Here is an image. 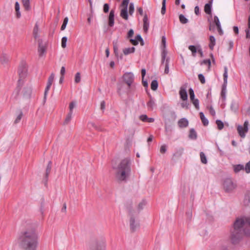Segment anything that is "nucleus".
I'll return each mask as SVG.
<instances>
[{
	"label": "nucleus",
	"instance_id": "obj_1",
	"mask_svg": "<svg viewBox=\"0 0 250 250\" xmlns=\"http://www.w3.org/2000/svg\"><path fill=\"white\" fill-rule=\"evenodd\" d=\"M250 216L238 218L233 223V229L231 232V241L233 244H237L244 235H250Z\"/></svg>",
	"mask_w": 250,
	"mask_h": 250
},
{
	"label": "nucleus",
	"instance_id": "obj_2",
	"mask_svg": "<svg viewBox=\"0 0 250 250\" xmlns=\"http://www.w3.org/2000/svg\"><path fill=\"white\" fill-rule=\"evenodd\" d=\"M18 242L24 250H36L38 244V236L36 229L32 228L21 232Z\"/></svg>",
	"mask_w": 250,
	"mask_h": 250
},
{
	"label": "nucleus",
	"instance_id": "obj_3",
	"mask_svg": "<svg viewBox=\"0 0 250 250\" xmlns=\"http://www.w3.org/2000/svg\"><path fill=\"white\" fill-rule=\"evenodd\" d=\"M131 162L129 158H125L123 159L118 166L113 168L116 170L115 176L117 179L120 182L126 181L131 174Z\"/></svg>",
	"mask_w": 250,
	"mask_h": 250
},
{
	"label": "nucleus",
	"instance_id": "obj_4",
	"mask_svg": "<svg viewBox=\"0 0 250 250\" xmlns=\"http://www.w3.org/2000/svg\"><path fill=\"white\" fill-rule=\"evenodd\" d=\"M18 74L19 75V79L18 81V87L20 88L23 85V80L27 75V68L26 65L24 63H22L19 67Z\"/></svg>",
	"mask_w": 250,
	"mask_h": 250
},
{
	"label": "nucleus",
	"instance_id": "obj_5",
	"mask_svg": "<svg viewBox=\"0 0 250 250\" xmlns=\"http://www.w3.org/2000/svg\"><path fill=\"white\" fill-rule=\"evenodd\" d=\"M237 185L234 183L232 179L229 178L224 180L223 182V187L226 192H231L236 188Z\"/></svg>",
	"mask_w": 250,
	"mask_h": 250
},
{
	"label": "nucleus",
	"instance_id": "obj_6",
	"mask_svg": "<svg viewBox=\"0 0 250 250\" xmlns=\"http://www.w3.org/2000/svg\"><path fill=\"white\" fill-rule=\"evenodd\" d=\"M224 77V83L222 86V90L221 92V96L223 101L226 100V87L227 84V79H228V68L227 66L224 67V72L223 74Z\"/></svg>",
	"mask_w": 250,
	"mask_h": 250
},
{
	"label": "nucleus",
	"instance_id": "obj_7",
	"mask_svg": "<svg viewBox=\"0 0 250 250\" xmlns=\"http://www.w3.org/2000/svg\"><path fill=\"white\" fill-rule=\"evenodd\" d=\"M129 0H123L121 6L123 8L121 10L120 16L121 17L125 20L128 19L127 13V6Z\"/></svg>",
	"mask_w": 250,
	"mask_h": 250
},
{
	"label": "nucleus",
	"instance_id": "obj_8",
	"mask_svg": "<svg viewBox=\"0 0 250 250\" xmlns=\"http://www.w3.org/2000/svg\"><path fill=\"white\" fill-rule=\"evenodd\" d=\"M249 122L245 121L243 126L239 125L237 126V131L239 135L242 138H244L246 136V133L248 131Z\"/></svg>",
	"mask_w": 250,
	"mask_h": 250
},
{
	"label": "nucleus",
	"instance_id": "obj_9",
	"mask_svg": "<svg viewBox=\"0 0 250 250\" xmlns=\"http://www.w3.org/2000/svg\"><path fill=\"white\" fill-rule=\"evenodd\" d=\"M124 81L127 84V89L131 88V85L134 81V75L131 72L125 73L123 76Z\"/></svg>",
	"mask_w": 250,
	"mask_h": 250
},
{
	"label": "nucleus",
	"instance_id": "obj_10",
	"mask_svg": "<svg viewBox=\"0 0 250 250\" xmlns=\"http://www.w3.org/2000/svg\"><path fill=\"white\" fill-rule=\"evenodd\" d=\"M32 88L29 85L24 86L21 91L22 97L24 99H29L31 98Z\"/></svg>",
	"mask_w": 250,
	"mask_h": 250
},
{
	"label": "nucleus",
	"instance_id": "obj_11",
	"mask_svg": "<svg viewBox=\"0 0 250 250\" xmlns=\"http://www.w3.org/2000/svg\"><path fill=\"white\" fill-rule=\"evenodd\" d=\"M162 45L163 47V49L162 52V64L165 62V59L167 57V52L166 49V38L165 36H163L162 38Z\"/></svg>",
	"mask_w": 250,
	"mask_h": 250
},
{
	"label": "nucleus",
	"instance_id": "obj_12",
	"mask_svg": "<svg viewBox=\"0 0 250 250\" xmlns=\"http://www.w3.org/2000/svg\"><path fill=\"white\" fill-rule=\"evenodd\" d=\"M139 223L136 221L133 216H131L130 219V227L132 232L136 231L139 228Z\"/></svg>",
	"mask_w": 250,
	"mask_h": 250
},
{
	"label": "nucleus",
	"instance_id": "obj_13",
	"mask_svg": "<svg viewBox=\"0 0 250 250\" xmlns=\"http://www.w3.org/2000/svg\"><path fill=\"white\" fill-rule=\"evenodd\" d=\"M38 51L39 52V56L42 57L44 53L46 52V48L45 46L43 45L42 39H38Z\"/></svg>",
	"mask_w": 250,
	"mask_h": 250
},
{
	"label": "nucleus",
	"instance_id": "obj_14",
	"mask_svg": "<svg viewBox=\"0 0 250 250\" xmlns=\"http://www.w3.org/2000/svg\"><path fill=\"white\" fill-rule=\"evenodd\" d=\"M9 61V56L5 54L2 53L0 56V64L5 66L7 65Z\"/></svg>",
	"mask_w": 250,
	"mask_h": 250
},
{
	"label": "nucleus",
	"instance_id": "obj_15",
	"mask_svg": "<svg viewBox=\"0 0 250 250\" xmlns=\"http://www.w3.org/2000/svg\"><path fill=\"white\" fill-rule=\"evenodd\" d=\"M187 86H181L179 91L180 98L183 101L188 100V94L186 90Z\"/></svg>",
	"mask_w": 250,
	"mask_h": 250
},
{
	"label": "nucleus",
	"instance_id": "obj_16",
	"mask_svg": "<svg viewBox=\"0 0 250 250\" xmlns=\"http://www.w3.org/2000/svg\"><path fill=\"white\" fill-rule=\"evenodd\" d=\"M115 11L112 9L108 16V25L110 27H113L114 24Z\"/></svg>",
	"mask_w": 250,
	"mask_h": 250
},
{
	"label": "nucleus",
	"instance_id": "obj_17",
	"mask_svg": "<svg viewBox=\"0 0 250 250\" xmlns=\"http://www.w3.org/2000/svg\"><path fill=\"white\" fill-rule=\"evenodd\" d=\"M149 28V21L146 14H145L143 18V29L146 33Z\"/></svg>",
	"mask_w": 250,
	"mask_h": 250
},
{
	"label": "nucleus",
	"instance_id": "obj_18",
	"mask_svg": "<svg viewBox=\"0 0 250 250\" xmlns=\"http://www.w3.org/2000/svg\"><path fill=\"white\" fill-rule=\"evenodd\" d=\"M212 0H210L208 2L205 4L204 7L205 12L208 15L211 14V6L212 3Z\"/></svg>",
	"mask_w": 250,
	"mask_h": 250
},
{
	"label": "nucleus",
	"instance_id": "obj_19",
	"mask_svg": "<svg viewBox=\"0 0 250 250\" xmlns=\"http://www.w3.org/2000/svg\"><path fill=\"white\" fill-rule=\"evenodd\" d=\"M178 125L181 128L186 127L188 126V122L186 118L181 119L178 122Z\"/></svg>",
	"mask_w": 250,
	"mask_h": 250
},
{
	"label": "nucleus",
	"instance_id": "obj_20",
	"mask_svg": "<svg viewBox=\"0 0 250 250\" xmlns=\"http://www.w3.org/2000/svg\"><path fill=\"white\" fill-rule=\"evenodd\" d=\"M30 0H21L22 4L25 11H30L31 9Z\"/></svg>",
	"mask_w": 250,
	"mask_h": 250
},
{
	"label": "nucleus",
	"instance_id": "obj_21",
	"mask_svg": "<svg viewBox=\"0 0 250 250\" xmlns=\"http://www.w3.org/2000/svg\"><path fill=\"white\" fill-rule=\"evenodd\" d=\"M146 104L147 106V109L149 111H152L154 107H155L156 106L155 102L152 98H150V100Z\"/></svg>",
	"mask_w": 250,
	"mask_h": 250
},
{
	"label": "nucleus",
	"instance_id": "obj_22",
	"mask_svg": "<svg viewBox=\"0 0 250 250\" xmlns=\"http://www.w3.org/2000/svg\"><path fill=\"white\" fill-rule=\"evenodd\" d=\"M39 25H38V23H36L35 25V26L34 27L33 31V35L34 38L36 40L38 39L39 37Z\"/></svg>",
	"mask_w": 250,
	"mask_h": 250
},
{
	"label": "nucleus",
	"instance_id": "obj_23",
	"mask_svg": "<svg viewBox=\"0 0 250 250\" xmlns=\"http://www.w3.org/2000/svg\"><path fill=\"white\" fill-rule=\"evenodd\" d=\"M184 149L183 147H180L177 149L176 152L173 155V159L174 158H179L181 157L183 154Z\"/></svg>",
	"mask_w": 250,
	"mask_h": 250
},
{
	"label": "nucleus",
	"instance_id": "obj_24",
	"mask_svg": "<svg viewBox=\"0 0 250 250\" xmlns=\"http://www.w3.org/2000/svg\"><path fill=\"white\" fill-rule=\"evenodd\" d=\"M52 167V162L51 161H49L48 163L46 168V172H45V178L46 179V181H47L48 176L50 173L51 169Z\"/></svg>",
	"mask_w": 250,
	"mask_h": 250
},
{
	"label": "nucleus",
	"instance_id": "obj_25",
	"mask_svg": "<svg viewBox=\"0 0 250 250\" xmlns=\"http://www.w3.org/2000/svg\"><path fill=\"white\" fill-rule=\"evenodd\" d=\"M188 49L190 50L192 52V55L193 57H195L196 53L198 50V45L195 46L193 45H189L188 46Z\"/></svg>",
	"mask_w": 250,
	"mask_h": 250
},
{
	"label": "nucleus",
	"instance_id": "obj_26",
	"mask_svg": "<svg viewBox=\"0 0 250 250\" xmlns=\"http://www.w3.org/2000/svg\"><path fill=\"white\" fill-rule=\"evenodd\" d=\"M188 137L189 139L192 140H196L197 139V133L194 128H191L190 129Z\"/></svg>",
	"mask_w": 250,
	"mask_h": 250
},
{
	"label": "nucleus",
	"instance_id": "obj_27",
	"mask_svg": "<svg viewBox=\"0 0 250 250\" xmlns=\"http://www.w3.org/2000/svg\"><path fill=\"white\" fill-rule=\"evenodd\" d=\"M244 204L245 206H250V191L247 192L245 194Z\"/></svg>",
	"mask_w": 250,
	"mask_h": 250
},
{
	"label": "nucleus",
	"instance_id": "obj_28",
	"mask_svg": "<svg viewBox=\"0 0 250 250\" xmlns=\"http://www.w3.org/2000/svg\"><path fill=\"white\" fill-rule=\"evenodd\" d=\"M135 48L134 47L125 48L123 50L124 55H127L129 54L133 53L135 52Z\"/></svg>",
	"mask_w": 250,
	"mask_h": 250
},
{
	"label": "nucleus",
	"instance_id": "obj_29",
	"mask_svg": "<svg viewBox=\"0 0 250 250\" xmlns=\"http://www.w3.org/2000/svg\"><path fill=\"white\" fill-rule=\"evenodd\" d=\"M199 115H200V117L201 118V120L204 125H205V126L208 125V121L207 118H206L203 112H200Z\"/></svg>",
	"mask_w": 250,
	"mask_h": 250
},
{
	"label": "nucleus",
	"instance_id": "obj_30",
	"mask_svg": "<svg viewBox=\"0 0 250 250\" xmlns=\"http://www.w3.org/2000/svg\"><path fill=\"white\" fill-rule=\"evenodd\" d=\"M209 47L211 50H213L215 45V39L213 36H209Z\"/></svg>",
	"mask_w": 250,
	"mask_h": 250
},
{
	"label": "nucleus",
	"instance_id": "obj_31",
	"mask_svg": "<svg viewBox=\"0 0 250 250\" xmlns=\"http://www.w3.org/2000/svg\"><path fill=\"white\" fill-rule=\"evenodd\" d=\"M244 169V167L243 165L239 164L233 166V170L235 173H238L241 170Z\"/></svg>",
	"mask_w": 250,
	"mask_h": 250
},
{
	"label": "nucleus",
	"instance_id": "obj_32",
	"mask_svg": "<svg viewBox=\"0 0 250 250\" xmlns=\"http://www.w3.org/2000/svg\"><path fill=\"white\" fill-rule=\"evenodd\" d=\"M158 86V83L156 80H154L151 83V88L152 90H156L157 89Z\"/></svg>",
	"mask_w": 250,
	"mask_h": 250
},
{
	"label": "nucleus",
	"instance_id": "obj_33",
	"mask_svg": "<svg viewBox=\"0 0 250 250\" xmlns=\"http://www.w3.org/2000/svg\"><path fill=\"white\" fill-rule=\"evenodd\" d=\"M117 87V92L120 95H121L123 93V90L124 88L125 85L122 83H118Z\"/></svg>",
	"mask_w": 250,
	"mask_h": 250
},
{
	"label": "nucleus",
	"instance_id": "obj_34",
	"mask_svg": "<svg viewBox=\"0 0 250 250\" xmlns=\"http://www.w3.org/2000/svg\"><path fill=\"white\" fill-rule=\"evenodd\" d=\"M165 73L168 74L169 72V58L168 57L165 59Z\"/></svg>",
	"mask_w": 250,
	"mask_h": 250
},
{
	"label": "nucleus",
	"instance_id": "obj_35",
	"mask_svg": "<svg viewBox=\"0 0 250 250\" xmlns=\"http://www.w3.org/2000/svg\"><path fill=\"white\" fill-rule=\"evenodd\" d=\"M146 200H143L138 205V210L140 212L141 210H142L144 207L146 206Z\"/></svg>",
	"mask_w": 250,
	"mask_h": 250
},
{
	"label": "nucleus",
	"instance_id": "obj_36",
	"mask_svg": "<svg viewBox=\"0 0 250 250\" xmlns=\"http://www.w3.org/2000/svg\"><path fill=\"white\" fill-rule=\"evenodd\" d=\"M201 161L203 164H206L207 163V160L205 153L203 152H201L200 153Z\"/></svg>",
	"mask_w": 250,
	"mask_h": 250
},
{
	"label": "nucleus",
	"instance_id": "obj_37",
	"mask_svg": "<svg viewBox=\"0 0 250 250\" xmlns=\"http://www.w3.org/2000/svg\"><path fill=\"white\" fill-rule=\"evenodd\" d=\"M23 113L21 111H20V113L17 116V118H16L15 120L14 121V124H17L19 123L20 121L21 120L22 117H23Z\"/></svg>",
	"mask_w": 250,
	"mask_h": 250
},
{
	"label": "nucleus",
	"instance_id": "obj_38",
	"mask_svg": "<svg viewBox=\"0 0 250 250\" xmlns=\"http://www.w3.org/2000/svg\"><path fill=\"white\" fill-rule=\"evenodd\" d=\"M216 124L219 130H222L223 128L224 125L222 121L220 120H217L216 121Z\"/></svg>",
	"mask_w": 250,
	"mask_h": 250
},
{
	"label": "nucleus",
	"instance_id": "obj_39",
	"mask_svg": "<svg viewBox=\"0 0 250 250\" xmlns=\"http://www.w3.org/2000/svg\"><path fill=\"white\" fill-rule=\"evenodd\" d=\"M88 125L93 127L96 130H97L98 131H102V128L101 126L96 125L95 123L93 122L88 123Z\"/></svg>",
	"mask_w": 250,
	"mask_h": 250
},
{
	"label": "nucleus",
	"instance_id": "obj_40",
	"mask_svg": "<svg viewBox=\"0 0 250 250\" xmlns=\"http://www.w3.org/2000/svg\"><path fill=\"white\" fill-rule=\"evenodd\" d=\"M180 21L183 23L185 24L188 22V20L183 15L181 14L179 15Z\"/></svg>",
	"mask_w": 250,
	"mask_h": 250
},
{
	"label": "nucleus",
	"instance_id": "obj_41",
	"mask_svg": "<svg viewBox=\"0 0 250 250\" xmlns=\"http://www.w3.org/2000/svg\"><path fill=\"white\" fill-rule=\"evenodd\" d=\"M51 86V85L47 84V85L45 89V91H44V97H43V100H44V102H45V100L46 99V97H47L48 91L50 89Z\"/></svg>",
	"mask_w": 250,
	"mask_h": 250
},
{
	"label": "nucleus",
	"instance_id": "obj_42",
	"mask_svg": "<svg viewBox=\"0 0 250 250\" xmlns=\"http://www.w3.org/2000/svg\"><path fill=\"white\" fill-rule=\"evenodd\" d=\"M51 86V85L47 84V85L45 89V91H44V97H43V100H44V102H45V100L46 99V97H47L48 91L50 89Z\"/></svg>",
	"mask_w": 250,
	"mask_h": 250
},
{
	"label": "nucleus",
	"instance_id": "obj_43",
	"mask_svg": "<svg viewBox=\"0 0 250 250\" xmlns=\"http://www.w3.org/2000/svg\"><path fill=\"white\" fill-rule=\"evenodd\" d=\"M193 104L194 105L195 108L197 110L199 109V100L197 99H194L193 100H191Z\"/></svg>",
	"mask_w": 250,
	"mask_h": 250
},
{
	"label": "nucleus",
	"instance_id": "obj_44",
	"mask_svg": "<svg viewBox=\"0 0 250 250\" xmlns=\"http://www.w3.org/2000/svg\"><path fill=\"white\" fill-rule=\"evenodd\" d=\"M73 113L69 112L65 119L64 124H67L70 121Z\"/></svg>",
	"mask_w": 250,
	"mask_h": 250
},
{
	"label": "nucleus",
	"instance_id": "obj_45",
	"mask_svg": "<svg viewBox=\"0 0 250 250\" xmlns=\"http://www.w3.org/2000/svg\"><path fill=\"white\" fill-rule=\"evenodd\" d=\"M93 250H105V245L104 243L100 245L97 244Z\"/></svg>",
	"mask_w": 250,
	"mask_h": 250
},
{
	"label": "nucleus",
	"instance_id": "obj_46",
	"mask_svg": "<svg viewBox=\"0 0 250 250\" xmlns=\"http://www.w3.org/2000/svg\"><path fill=\"white\" fill-rule=\"evenodd\" d=\"M113 49L114 52L116 56L118 55V47L117 42H113Z\"/></svg>",
	"mask_w": 250,
	"mask_h": 250
},
{
	"label": "nucleus",
	"instance_id": "obj_47",
	"mask_svg": "<svg viewBox=\"0 0 250 250\" xmlns=\"http://www.w3.org/2000/svg\"><path fill=\"white\" fill-rule=\"evenodd\" d=\"M166 0H163L162 1V6L161 8V13L162 15H164L166 13Z\"/></svg>",
	"mask_w": 250,
	"mask_h": 250
},
{
	"label": "nucleus",
	"instance_id": "obj_48",
	"mask_svg": "<svg viewBox=\"0 0 250 250\" xmlns=\"http://www.w3.org/2000/svg\"><path fill=\"white\" fill-rule=\"evenodd\" d=\"M190 100H193L195 99L194 92L192 88H190L188 90Z\"/></svg>",
	"mask_w": 250,
	"mask_h": 250
},
{
	"label": "nucleus",
	"instance_id": "obj_49",
	"mask_svg": "<svg viewBox=\"0 0 250 250\" xmlns=\"http://www.w3.org/2000/svg\"><path fill=\"white\" fill-rule=\"evenodd\" d=\"M54 76H55V75H54V73H52L50 75V76L48 78L47 84H50L51 85H52L53 82L54 81Z\"/></svg>",
	"mask_w": 250,
	"mask_h": 250
},
{
	"label": "nucleus",
	"instance_id": "obj_50",
	"mask_svg": "<svg viewBox=\"0 0 250 250\" xmlns=\"http://www.w3.org/2000/svg\"><path fill=\"white\" fill-rule=\"evenodd\" d=\"M203 64L208 65V68H209L211 66L210 60L209 59L204 60L203 61H202L201 62V65H202Z\"/></svg>",
	"mask_w": 250,
	"mask_h": 250
},
{
	"label": "nucleus",
	"instance_id": "obj_51",
	"mask_svg": "<svg viewBox=\"0 0 250 250\" xmlns=\"http://www.w3.org/2000/svg\"><path fill=\"white\" fill-rule=\"evenodd\" d=\"M134 11V6L133 3L131 2L129 4V14L132 15Z\"/></svg>",
	"mask_w": 250,
	"mask_h": 250
},
{
	"label": "nucleus",
	"instance_id": "obj_52",
	"mask_svg": "<svg viewBox=\"0 0 250 250\" xmlns=\"http://www.w3.org/2000/svg\"><path fill=\"white\" fill-rule=\"evenodd\" d=\"M67 41V37H63L62 38V47L63 48H64L66 47Z\"/></svg>",
	"mask_w": 250,
	"mask_h": 250
},
{
	"label": "nucleus",
	"instance_id": "obj_53",
	"mask_svg": "<svg viewBox=\"0 0 250 250\" xmlns=\"http://www.w3.org/2000/svg\"><path fill=\"white\" fill-rule=\"evenodd\" d=\"M136 38L138 41V42H140V44L142 46H143L144 45L145 43H144V40L140 34L137 35L136 36Z\"/></svg>",
	"mask_w": 250,
	"mask_h": 250
},
{
	"label": "nucleus",
	"instance_id": "obj_54",
	"mask_svg": "<svg viewBox=\"0 0 250 250\" xmlns=\"http://www.w3.org/2000/svg\"><path fill=\"white\" fill-rule=\"evenodd\" d=\"M198 77L199 80L200 81V82L202 84H204L205 83V82H206L205 78L204 76L202 74H199L198 76Z\"/></svg>",
	"mask_w": 250,
	"mask_h": 250
},
{
	"label": "nucleus",
	"instance_id": "obj_55",
	"mask_svg": "<svg viewBox=\"0 0 250 250\" xmlns=\"http://www.w3.org/2000/svg\"><path fill=\"white\" fill-rule=\"evenodd\" d=\"M81 81V76H80V73L79 72H77L75 77V82L76 83H79Z\"/></svg>",
	"mask_w": 250,
	"mask_h": 250
},
{
	"label": "nucleus",
	"instance_id": "obj_56",
	"mask_svg": "<svg viewBox=\"0 0 250 250\" xmlns=\"http://www.w3.org/2000/svg\"><path fill=\"white\" fill-rule=\"evenodd\" d=\"M75 105H76V103L74 102H72L69 104V112L73 113V109L75 106Z\"/></svg>",
	"mask_w": 250,
	"mask_h": 250
},
{
	"label": "nucleus",
	"instance_id": "obj_57",
	"mask_svg": "<svg viewBox=\"0 0 250 250\" xmlns=\"http://www.w3.org/2000/svg\"><path fill=\"white\" fill-rule=\"evenodd\" d=\"M244 169L246 173H250V161L246 164Z\"/></svg>",
	"mask_w": 250,
	"mask_h": 250
},
{
	"label": "nucleus",
	"instance_id": "obj_58",
	"mask_svg": "<svg viewBox=\"0 0 250 250\" xmlns=\"http://www.w3.org/2000/svg\"><path fill=\"white\" fill-rule=\"evenodd\" d=\"M109 4L107 3L104 4V7H103L104 12V13H106L109 11Z\"/></svg>",
	"mask_w": 250,
	"mask_h": 250
},
{
	"label": "nucleus",
	"instance_id": "obj_59",
	"mask_svg": "<svg viewBox=\"0 0 250 250\" xmlns=\"http://www.w3.org/2000/svg\"><path fill=\"white\" fill-rule=\"evenodd\" d=\"M134 35V31L133 29H130L128 33H127V39H130Z\"/></svg>",
	"mask_w": 250,
	"mask_h": 250
},
{
	"label": "nucleus",
	"instance_id": "obj_60",
	"mask_svg": "<svg viewBox=\"0 0 250 250\" xmlns=\"http://www.w3.org/2000/svg\"><path fill=\"white\" fill-rule=\"evenodd\" d=\"M148 118L146 115H142L140 116V119L144 122H146Z\"/></svg>",
	"mask_w": 250,
	"mask_h": 250
},
{
	"label": "nucleus",
	"instance_id": "obj_61",
	"mask_svg": "<svg viewBox=\"0 0 250 250\" xmlns=\"http://www.w3.org/2000/svg\"><path fill=\"white\" fill-rule=\"evenodd\" d=\"M129 41L134 45H137L138 44V41L136 38L135 39H130Z\"/></svg>",
	"mask_w": 250,
	"mask_h": 250
},
{
	"label": "nucleus",
	"instance_id": "obj_62",
	"mask_svg": "<svg viewBox=\"0 0 250 250\" xmlns=\"http://www.w3.org/2000/svg\"><path fill=\"white\" fill-rule=\"evenodd\" d=\"M160 151L161 153H165L167 151V148L166 145H162L161 146Z\"/></svg>",
	"mask_w": 250,
	"mask_h": 250
},
{
	"label": "nucleus",
	"instance_id": "obj_63",
	"mask_svg": "<svg viewBox=\"0 0 250 250\" xmlns=\"http://www.w3.org/2000/svg\"><path fill=\"white\" fill-rule=\"evenodd\" d=\"M198 53L200 54V56L201 58L203 57V52L202 51V48L200 45H198Z\"/></svg>",
	"mask_w": 250,
	"mask_h": 250
},
{
	"label": "nucleus",
	"instance_id": "obj_64",
	"mask_svg": "<svg viewBox=\"0 0 250 250\" xmlns=\"http://www.w3.org/2000/svg\"><path fill=\"white\" fill-rule=\"evenodd\" d=\"M105 107V103L104 101H103L101 103L100 108L101 109L104 111Z\"/></svg>",
	"mask_w": 250,
	"mask_h": 250
}]
</instances>
